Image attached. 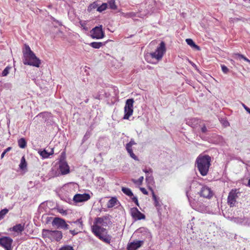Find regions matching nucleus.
<instances>
[{
	"label": "nucleus",
	"instance_id": "nucleus-1",
	"mask_svg": "<svg viewBox=\"0 0 250 250\" xmlns=\"http://www.w3.org/2000/svg\"><path fill=\"white\" fill-rule=\"evenodd\" d=\"M211 157L208 155L200 154L197 157L195 164L202 176L207 175L211 166Z\"/></svg>",
	"mask_w": 250,
	"mask_h": 250
},
{
	"label": "nucleus",
	"instance_id": "nucleus-2",
	"mask_svg": "<svg viewBox=\"0 0 250 250\" xmlns=\"http://www.w3.org/2000/svg\"><path fill=\"white\" fill-rule=\"evenodd\" d=\"M23 55L24 64L32 65L37 67L40 66L41 63V60L36 57L29 45L25 44L24 49L23 50Z\"/></svg>",
	"mask_w": 250,
	"mask_h": 250
},
{
	"label": "nucleus",
	"instance_id": "nucleus-3",
	"mask_svg": "<svg viewBox=\"0 0 250 250\" xmlns=\"http://www.w3.org/2000/svg\"><path fill=\"white\" fill-rule=\"evenodd\" d=\"M92 231L95 236L98 237L101 240L109 244L111 242V237L109 235H104V232L106 233V229L97 224H94L92 227Z\"/></svg>",
	"mask_w": 250,
	"mask_h": 250
},
{
	"label": "nucleus",
	"instance_id": "nucleus-4",
	"mask_svg": "<svg viewBox=\"0 0 250 250\" xmlns=\"http://www.w3.org/2000/svg\"><path fill=\"white\" fill-rule=\"evenodd\" d=\"M166 51V44L165 43L162 41L160 43L159 46L157 47L155 52L150 53L149 55L146 56V60L147 62L151 63V62L148 60V58L150 56L152 59H155L157 61H159L162 60Z\"/></svg>",
	"mask_w": 250,
	"mask_h": 250
},
{
	"label": "nucleus",
	"instance_id": "nucleus-5",
	"mask_svg": "<svg viewBox=\"0 0 250 250\" xmlns=\"http://www.w3.org/2000/svg\"><path fill=\"white\" fill-rule=\"evenodd\" d=\"M42 237L51 241H60L62 238V233L60 230H50L43 229Z\"/></svg>",
	"mask_w": 250,
	"mask_h": 250
},
{
	"label": "nucleus",
	"instance_id": "nucleus-6",
	"mask_svg": "<svg viewBox=\"0 0 250 250\" xmlns=\"http://www.w3.org/2000/svg\"><path fill=\"white\" fill-rule=\"evenodd\" d=\"M71 227L69 228L70 233L73 235H76L82 231L83 229V221L82 218L75 221H68Z\"/></svg>",
	"mask_w": 250,
	"mask_h": 250
},
{
	"label": "nucleus",
	"instance_id": "nucleus-7",
	"mask_svg": "<svg viewBox=\"0 0 250 250\" xmlns=\"http://www.w3.org/2000/svg\"><path fill=\"white\" fill-rule=\"evenodd\" d=\"M134 101L133 99H129L126 101L124 107L125 115L124 119L128 120L132 115L133 112V103Z\"/></svg>",
	"mask_w": 250,
	"mask_h": 250
},
{
	"label": "nucleus",
	"instance_id": "nucleus-8",
	"mask_svg": "<svg viewBox=\"0 0 250 250\" xmlns=\"http://www.w3.org/2000/svg\"><path fill=\"white\" fill-rule=\"evenodd\" d=\"M53 226H55L57 229H62L64 230H67L69 229V225L67 224L65 220L59 218L55 217L52 222Z\"/></svg>",
	"mask_w": 250,
	"mask_h": 250
},
{
	"label": "nucleus",
	"instance_id": "nucleus-9",
	"mask_svg": "<svg viewBox=\"0 0 250 250\" xmlns=\"http://www.w3.org/2000/svg\"><path fill=\"white\" fill-rule=\"evenodd\" d=\"M91 37L93 39H100L104 37V32L102 29V26H97L91 31Z\"/></svg>",
	"mask_w": 250,
	"mask_h": 250
},
{
	"label": "nucleus",
	"instance_id": "nucleus-10",
	"mask_svg": "<svg viewBox=\"0 0 250 250\" xmlns=\"http://www.w3.org/2000/svg\"><path fill=\"white\" fill-rule=\"evenodd\" d=\"M13 239L8 236H2L0 238V246L6 249L12 247Z\"/></svg>",
	"mask_w": 250,
	"mask_h": 250
},
{
	"label": "nucleus",
	"instance_id": "nucleus-11",
	"mask_svg": "<svg viewBox=\"0 0 250 250\" xmlns=\"http://www.w3.org/2000/svg\"><path fill=\"white\" fill-rule=\"evenodd\" d=\"M130 214L135 220H140L146 218V216L141 213L137 208H132L130 209Z\"/></svg>",
	"mask_w": 250,
	"mask_h": 250
},
{
	"label": "nucleus",
	"instance_id": "nucleus-12",
	"mask_svg": "<svg viewBox=\"0 0 250 250\" xmlns=\"http://www.w3.org/2000/svg\"><path fill=\"white\" fill-rule=\"evenodd\" d=\"M90 198V196L88 193L76 194L73 197V200L77 203L85 202Z\"/></svg>",
	"mask_w": 250,
	"mask_h": 250
},
{
	"label": "nucleus",
	"instance_id": "nucleus-13",
	"mask_svg": "<svg viewBox=\"0 0 250 250\" xmlns=\"http://www.w3.org/2000/svg\"><path fill=\"white\" fill-rule=\"evenodd\" d=\"M136 143L133 139H131L130 141L126 145V149L129 154L130 156L135 160H138V157L134 154L132 146L133 145H136Z\"/></svg>",
	"mask_w": 250,
	"mask_h": 250
},
{
	"label": "nucleus",
	"instance_id": "nucleus-14",
	"mask_svg": "<svg viewBox=\"0 0 250 250\" xmlns=\"http://www.w3.org/2000/svg\"><path fill=\"white\" fill-rule=\"evenodd\" d=\"M237 193L236 190H231L228 197V203L230 207H233L236 203V199L237 198Z\"/></svg>",
	"mask_w": 250,
	"mask_h": 250
},
{
	"label": "nucleus",
	"instance_id": "nucleus-15",
	"mask_svg": "<svg viewBox=\"0 0 250 250\" xmlns=\"http://www.w3.org/2000/svg\"><path fill=\"white\" fill-rule=\"evenodd\" d=\"M200 194L201 196L204 198H210L213 196V192L210 188L204 186L201 188Z\"/></svg>",
	"mask_w": 250,
	"mask_h": 250
},
{
	"label": "nucleus",
	"instance_id": "nucleus-16",
	"mask_svg": "<svg viewBox=\"0 0 250 250\" xmlns=\"http://www.w3.org/2000/svg\"><path fill=\"white\" fill-rule=\"evenodd\" d=\"M59 169L62 174L65 175L69 173V167L65 161H61L59 163Z\"/></svg>",
	"mask_w": 250,
	"mask_h": 250
},
{
	"label": "nucleus",
	"instance_id": "nucleus-17",
	"mask_svg": "<svg viewBox=\"0 0 250 250\" xmlns=\"http://www.w3.org/2000/svg\"><path fill=\"white\" fill-rule=\"evenodd\" d=\"M143 241H136L133 242L128 243L127 245V250H136L139 248L143 244Z\"/></svg>",
	"mask_w": 250,
	"mask_h": 250
},
{
	"label": "nucleus",
	"instance_id": "nucleus-18",
	"mask_svg": "<svg viewBox=\"0 0 250 250\" xmlns=\"http://www.w3.org/2000/svg\"><path fill=\"white\" fill-rule=\"evenodd\" d=\"M10 230L18 233H21L24 230V224H17L13 226L12 228H10Z\"/></svg>",
	"mask_w": 250,
	"mask_h": 250
},
{
	"label": "nucleus",
	"instance_id": "nucleus-19",
	"mask_svg": "<svg viewBox=\"0 0 250 250\" xmlns=\"http://www.w3.org/2000/svg\"><path fill=\"white\" fill-rule=\"evenodd\" d=\"M117 202L118 200L116 197H111V198L108 201L106 207L108 208H112L117 205Z\"/></svg>",
	"mask_w": 250,
	"mask_h": 250
},
{
	"label": "nucleus",
	"instance_id": "nucleus-20",
	"mask_svg": "<svg viewBox=\"0 0 250 250\" xmlns=\"http://www.w3.org/2000/svg\"><path fill=\"white\" fill-rule=\"evenodd\" d=\"M186 42L188 45H190L192 48H194L197 50H200V47L198 45H196L192 39H187L186 40Z\"/></svg>",
	"mask_w": 250,
	"mask_h": 250
},
{
	"label": "nucleus",
	"instance_id": "nucleus-21",
	"mask_svg": "<svg viewBox=\"0 0 250 250\" xmlns=\"http://www.w3.org/2000/svg\"><path fill=\"white\" fill-rule=\"evenodd\" d=\"M54 153V149H52L50 152H47L45 150H43L40 152V154L43 158H47L50 155Z\"/></svg>",
	"mask_w": 250,
	"mask_h": 250
},
{
	"label": "nucleus",
	"instance_id": "nucleus-22",
	"mask_svg": "<svg viewBox=\"0 0 250 250\" xmlns=\"http://www.w3.org/2000/svg\"><path fill=\"white\" fill-rule=\"evenodd\" d=\"M122 191L124 193L129 197H131L133 195V194L131 189L128 188L123 187L122 188Z\"/></svg>",
	"mask_w": 250,
	"mask_h": 250
},
{
	"label": "nucleus",
	"instance_id": "nucleus-23",
	"mask_svg": "<svg viewBox=\"0 0 250 250\" xmlns=\"http://www.w3.org/2000/svg\"><path fill=\"white\" fill-rule=\"evenodd\" d=\"M18 143L20 148H24L26 146V142L24 138H21L19 139Z\"/></svg>",
	"mask_w": 250,
	"mask_h": 250
},
{
	"label": "nucleus",
	"instance_id": "nucleus-24",
	"mask_svg": "<svg viewBox=\"0 0 250 250\" xmlns=\"http://www.w3.org/2000/svg\"><path fill=\"white\" fill-rule=\"evenodd\" d=\"M19 167L22 170L24 169L27 167V163L24 156L21 158Z\"/></svg>",
	"mask_w": 250,
	"mask_h": 250
},
{
	"label": "nucleus",
	"instance_id": "nucleus-25",
	"mask_svg": "<svg viewBox=\"0 0 250 250\" xmlns=\"http://www.w3.org/2000/svg\"><path fill=\"white\" fill-rule=\"evenodd\" d=\"M89 45L94 48L99 49L103 45V43L101 42H92Z\"/></svg>",
	"mask_w": 250,
	"mask_h": 250
},
{
	"label": "nucleus",
	"instance_id": "nucleus-26",
	"mask_svg": "<svg viewBox=\"0 0 250 250\" xmlns=\"http://www.w3.org/2000/svg\"><path fill=\"white\" fill-rule=\"evenodd\" d=\"M107 8V4L106 3H103L101 5L98 6L97 11L99 12H102L104 11Z\"/></svg>",
	"mask_w": 250,
	"mask_h": 250
},
{
	"label": "nucleus",
	"instance_id": "nucleus-27",
	"mask_svg": "<svg viewBox=\"0 0 250 250\" xmlns=\"http://www.w3.org/2000/svg\"><path fill=\"white\" fill-rule=\"evenodd\" d=\"M108 5L110 9L116 10L117 9V6L115 4V0H110L108 1Z\"/></svg>",
	"mask_w": 250,
	"mask_h": 250
},
{
	"label": "nucleus",
	"instance_id": "nucleus-28",
	"mask_svg": "<svg viewBox=\"0 0 250 250\" xmlns=\"http://www.w3.org/2000/svg\"><path fill=\"white\" fill-rule=\"evenodd\" d=\"M148 189L151 191L152 198H153V199L154 200V201H155V205L157 206V204L158 203V202L157 201V197H156V195L155 194L153 189H152V188H151L150 187H148Z\"/></svg>",
	"mask_w": 250,
	"mask_h": 250
},
{
	"label": "nucleus",
	"instance_id": "nucleus-29",
	"mask_svg": "<svg viewBox=\"0 0 250 250\" xmlns=\"http://www.w3.org/2000/svg\"><path fill=\"white\" fill-rule=\"evenodd\" d=\"M124 17L129 18H133L136 16V14L134 12H128L126 13L123 14Z\"/></svg>",
	"mask_w": 250,
	"mask_h": 250
},
{
	"label": "nucleus",
	"instance_id": "nucleus-30",
	"mask_svg": "<svg viewBox=\"0 0 250 250\" xmlns=\"http://www.w3.org/2000/svg\"><path fill=\"white\" fill-rule=\"evenodd\" d=\"M8 209L4 208L0 211V220L8 213Z\"/></svg>",
	"mask_w": 250,
	"mask_h": 250
},
{
	"label": "nucleus",
	"instance_id": "nucleus-31",
	"mask_svg": "<svg viewBox=\"0 0 250 250\" xmlns=\"http://www.w3.org/2000/svg\"><path fill=\"white\" fill-rule=\"evenodd\" d=\"M59 250H74L73 248L69 245H65L62 247Z\"/></svg>",
	"mask_w": 250,
	"mask_h": 250
},
{
	"label": "nucleus",
	"instance_id": "nucleus-32",
	"mask_svg": "<svg viewBox=\"0 0 250 250\" xmlns=\"http://www.w3.org/2000/svg\"><path fill=\"white\" fill-rule=\"evenodd\" d=\"M10 69V67L9 66H7L2 72V74H1L2 76H7L9 72Z\"/></svg>",
	"mask_w": 250,
	"mask_h": 250
},
{
	"label": "nucleus",
	"instance_id": "nucleus-33",
	"mask_svg": "<svg viewBox=\"0 0 250 250\" xmlns=\"http://www.w3.org/2000/svg\"><path fill=\"white\" fill-rule=\"evenodd\" d=\"M143 180H144V177L141 176L138 179V180H132V181L135 184L139 183L140 185H141L142 184Z\"/></svg>",
	"mask_w": 250,
	"mask_h": 250
},
{
	"label": "nucleus",
	"instance_id": "nucleus-34",
	"mask_svg": "<svg viewBox=\"0 0 250 250\" xmlns=\"http://www.w3.org/2000/svg\"><path fill=\"white\" fill-rule=\"evenodd\" d=\"M236 55L238 56L239 58L243 59L245 61L248 62L249 63H250V60H249L245 56H244L243 55L240 54H236Z\"/></svg>",
	"mask_w": 250,
	"mask_h": 250
},
{
	"label": "nucleus",
	"instance_id": "nucleus-35",
	"mask_svg": "<svg viewBox=\"0 0 250 250\" xmlns=\"http://www.w3.org/2000/svg\"><path fill=\"white\" fill-rule=\"evenodd\" d=\"M12 147L10 146L5 149L1 155V159H2L4 157L5 154L8 151H10L12 149Z\"/></svg>",
	"mask_w": 250,
	"mask_h": 250
},
{
	"label": "nucleus",
	"instance_id": "nucleus-36",
	"mask_svg": "<svg viewBox=\"0 0 250 250\" xmlns=\"http://www.w3.org/2000/svg\"><path fill=\"white\" fill-rule=\"evenodd\" d=\"M98 4L96 2H94L89 5V6L88 7V9H90L91 10L92 9H95L96 8H98Z\"/></svg>",
	"mask_w": 250,
	"mask_h": 250
},
{
	"label": "nucleus",
	"instance_id": "nucleus-37",
	"mask_svg": "<svg viewBox=\"0 0 250 250\" xmlns=\"http://www.w3.org/2000/svg\"><path fill=\"white\" fill-rule=\"evenodd\" d=\"M103 221H104V220L103 218H100V217H98V218H96V220H95V221L94 224L98 225V224H101L103 222Z\"/></svg>",
	"mask_w": 250,
	"mask_h": 250
},
{
	"label": "nucleus",
	"instance_id": "nucleus-38",
	"mask_svg": "<svg viewBox=\"0 0 250 250\" xmlns=\"http://www.w3.org/2000/svg\"><path fill=\"white\" fill-rule=\"evenodd\" d=\"M221 68H222V71L224 73L227 74L229 72L228 68L226 66H225L224 65H223L221 66Z\"/></svg>",
	"mask_w": 250,
	"mask_h": 250
},
{
	"label": "nucleus",
	"instance_id": "nucleus-39",
	"mask_svg": "<svg viewBox=\"0 0 250 250\" xmlns=\"http://www.w3.org/2000/svg\"><path fill=\"white\" fill-rule=\"evenodd\" d=\"M132 201L134 202L135 203V204L137 206H139V202H138V199L136 197H133L132 198Z\"/></svg>",
	"mask_w": 250,
	"mask_h": 250
},
{
	"label": "nucleus",
	"instance_id": "nucleus-40",
	"mask_svg": "<svg viewBox=\"0 0 250 250\" xmlns=\"http://www.w3.org/2000/svg\"><path fill=\"white\" fill-rule=\"evenodd\" d=\"M140 190L142 191V192L145 194V195H147L148 192L147 190L144 188H140Z\"/></svg>",
	"mask_w": 250,
	"mask_h": 250
},
{
	"label": "nucleus",
	"instance_id": "nucleus-41",
	"mask_svg": "<svg viewBox=\"0 0 250 250\" xmlns=\"http://www.w3.org/2000/svg\"><path fill=\"white\" fill-rule=\"evenodd\" d=\"M143 171L144 172H145L146 173H149V172L152 173V170L151 168H149L148 169H147L146 168H145V169H143Z\"/></svg>",
	"mask_w": 250,
	"mask_h": 250
},
{
	"label": "nucleus",
	"instance_id": "nucleus-42",
	"mask_svg": "<svg viewBox=\"0 0 250 250\" xmlns=\"http://www.w3.org/2000/svg\"><path fill=\"white\" fill-rule=\"evenodd\" d=\"M146 181H149V182H152L153 183V179L152 177H148L146 176Z\"/></svg>",
	"mask_w": 250,
	"mask_h": 250
},
{
	"label": "nucleus",
	"instance_id": "nucleus-43",
	"mask_svg": "<svg viewBox=\"0 0 250 250\" xmlns=\"http://www.w3.org/2000/svg\"><path fill=\"white\" fill-rule=\"evenodd\" d=\"M201 131L203 133H205L207 131V127L205 125H204L202 128H201Z\"/></svg>",
	"mask_w": 250,
	"mask_h": 250
},
{
	"label": "nucleus",
	"instance_id": "nucleus-44",
	"mask_svg": "<svg viewBox=\"0 0 250 250\" xmlns=\"http://www.w3.org/2000/svg\"><path fill=\"white\" fill-rule=\"evenodd\" d=\"M243 106L245 108V109H246V110L249 112V109H250V108L248 107L247 106H246L245 104H243Z\"/></svg>",
	"mask_w": 250,
	"mask_h": 250
},
{
	"label": "nucleus",
	"instance_id": "nucleus-45",
	"mask_svg": "<svg viewBox=\"0 0 250 250\" xmlns=\"http://www.w3.org/2000/svg\"><path fill=\"white\" fill-rule=\"evenodd\" d=\"M13 247H9L8 248L5 249V250H12Z\"/></svg>",
	"mask_w": 250,
	"mask_h": 250
},
{
	"label": "nucleus",
	"instance_id": "nucleus-46",
	"mask_svg": "<svg viewBox=\"0 0 250 250\" xmlns=\"http://www.w3.org/2000/svg\"><path fill=\"white\" fill-rule=\"evenodd\" d=\"M88 100L87 99V100H86L85 101V103H87V102H88Z\"/></svg>",
	"mask_w": 250,
	"mask_h": 250
},
{
	"label": "nucleus",
	"instance_id": "nucleus-47",
	"mask_svg": "<svg viewBox=\"0 0 250 250\" xmlns=\"http://www.w3.org/2000/svg\"><path fill=\"white\" fill-rule=\"evenodd\" d=\"M236 20H237V21H239V19L238 18H237V19H236Z\"/></svg>",
	"mask_w": 250,
	"mask_h": 250
},
{
	"label": "nucleus",
	"instance_id": "nucleus-48",
	"mask_svg": "<svg viewBox=\"0 0 250 250\" xmlns=\"http://www.w3.org/2000/svg\"><path fill=\"white\" fill-rule=\"evenodd\" d=\"M249 113L250 114V109H249Z\"/></svg>",
	"mask_w": 250,
	"mask_h": 250
},
{
	"label": "nucleus",
	"instance_id": "nucleus-49",
	"mask_svg": "<svg viewBox=\"0 0 250 250\" xmlns=\"http://www.w3.org/2000/svg\"><path fill=\"white\" fill-rule=\"evenodd\" d=\"M187 196H188V193H187Z\"/></svg>",
	"mask_w": 250,
	"mask_h": 250
},
{
	"label": "nucleus",
	"instance_id": "nucleus-50",
	"mask_svg": "<svg viewBox=\"0 0 250 250\" xmlns=\"http://www.w3.org/2000/svg\"><path fill=\"white\" fill-rule=\"evenodd\" d=\"M19 0H16V1H18Z\"/></svg>",
	"mask_w": 250,
	"mask_h": 250
}]
</instances>
